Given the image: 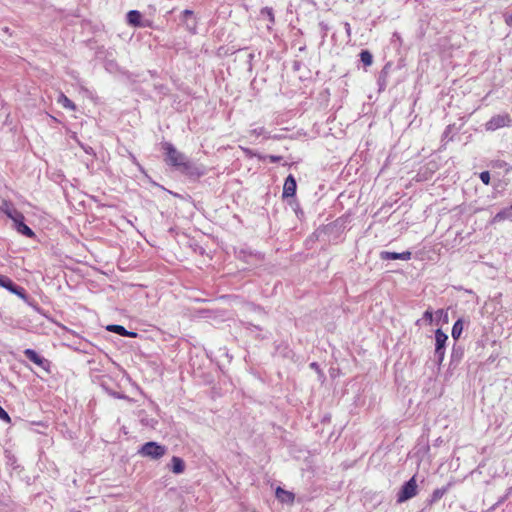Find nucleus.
Segmentation results:
<instances>
[{
  "label": "nucleus",
  "instance_id": "obj_1",
  "mask_svg": "<svg viewBox=\"0 0 512 512\" xmlns=\"http://www.w3.org/2000/svg\"><path fill=\"white\" fill-rule=\"evenodd\" d=\"M162 149L165 152V162L175 167L181 173L194 178H200L204 175V169L195 166L187 157L178 151L171 143H162Z\"/></svg>",
  "mask_w": 512,
  "mask_h": 512
},
{
  "label": "nucleus",
  "instance_id": "obj_2",
  "mask_svg": "<svg viewBox=\"0 0 512 512\" xmlns=\"http://www.w3.org/2000/svg\"><path fill=\"white\" fill-rule=\"evenodd\" d=\"M166 452L167 448L164 445L154 441L146 442L139 450L140 455L154 460L162 458Z\"/></svg>",
  "mask_w": 512,
  "mask_h": 512
},
{
  "label": "nucleus",
  "instance_id": "obj_3",
  "mask_svg": "<svg viewBox=\"0 0 512 512\" xmlns=\"http://www.w3.org/2000/svg\"><path fill=\"white\" fill-rule=\"evenodd\" d=\"M418 493V486L416 482V476H413L410 480L404 483L400 491L397 494V502L403 503L407 500L415 497Z\"/></svg>",
  "mask_w": 512,
  "mask_h": 512
},
{
  "label": "nucleus",
  "instance_id": "obj_4",
  "mask_svg": "<svg viewBox=\"0 0 512 512\" xmlns=\"http://www.w3.org/2000/svg\"><path fill=\"white\" fill-rule=\"evenodd\" d=\"M512 125V118L508 113L498 114L492 116L486 123V131H495L503 127H510Z\"/></svg>",
  "mask_w": 512,
  "mask_h": 512
},
{
  "label": "nucleus",
  "instance_id": "obj_5",
  "mask_svg": "<svg viewBox=\"0 0 512 512\" xmlns=\"http://www.w3.org/2000/svg\"><path fill=\"white\" fill-rule=\"evenodd\" d=\"M0 286L17 295L23 300H26L27 298L25 289L14 284V282L8 276L0 274Z\"/></svg>",
  "mask_w": 512,
  "mask_h": 512
},
{
  "label": "nucleus",
  "instance_id": "obj_6",
  "mask_svg": "<svg viewBox=\"0 0 512 512\" xmlns=\"http://www.w3.org/2000/svg\"><path fill=\"white\" fill-rule=\"evenodd\" d=\"M448 336L441 329L435 331V354L439 361H442L445 355V346Z\"/></svg>",
  "mask_w": 512,
  "mask_h": 512
},
{
  "label": "nucleus",
  "instance_id": "obj_7",
  "mask_svg": "<svg viewBox=\"0 0 512 512\" xmlns=\"http://www.w3.org/2000/svg\"><path fill=\"white\" fill-rule=\"evenodd\" d=\"M24 355L37 366L43 368L46 371L49 370L50 362L47 359L41 357L35 350L26 349L24 351Z\"/></svg>",
  "mask_w": 512,
  "mask_h": 512
},
{
  "label": "nucleus",
  "instance_id": "obj_8",
  "mask_svg": "<svg viewBox=\"0 0 512 512\" xmlns=\"http://www.w3.org/2000/svg\"><path fill=\"white\" fill-rule=\"evenodd\" d=\"M412 257V253L410 251H404L401 253L390 252V251H382L380 253V258L382 260H405L408 261Z\"/></svg>",
  "mask_w": 512,
  "mask_h": 512
},
{
  "label": "nucleus",
  "instance_id": "obj_9",
  "mask_svg": "<svg viewBox=\"0 0 512 512\" xmlns=\"http://www.w3.org/2000/svg\"><path fill=\"white\" fill-rule=\"evenodd\" d=\"M296 180L293 175H288L283 185V197H293L296 194Z\"/></svg>",
  "mask_w": 512,
  "mask_h": 512
},
{
  "label": "nucleus",
  "instance_id": "obj_10",
  "mask_svg": "<svg viewBox=\"0 0 512 512\" xmlns=\"http://www.w3.org/2000/svg\"><path fill=\"white\" fill-rule=\"evenodd\" d=\"M276 498L281 502V503H286V504H293L294 503V500H295V495L294 493L290 492V491H287L281 487H278L276 489Z\"/></svg>",
  "mask_w": 512,
  "mask_h": 512
},
{
  "label": "nucleus",
  "instance_id": "obj_11",
  "mask_svg": "<svg viewBox=\"0 0 512 512\" xmlns=\"http://www.w3.org/2000/svg\"><path fill=\"white\" fill-rule=\"evenodd\" d=\"M142 15L137 10H131L127 14V22L134 27L144 26L141 22Z\"/></svg>",
  "mask_w": 512,
  "mask_h": 512
},
{
  "label": "nucleus",
  "instance_id": "obj_12",
  "mask_svg": "<svg viewBox=\"0 0 512 512\" xmlns=\"http://www.w3.org/2000/svg\"><path fill=\"white\" fill-rule=\"evenodd\" d=\"M107 330L110 332H114L116 334H119L121 336L131 337L135 338L137 336L136 332L127 331L125 327L121 325H109L107 327Z\"/></svg>",
  "mask_w": 512,
  "mask_h": 512
},
{
  "label": "nucleus",
  "instance_id": "obj_13",
  "mask_svg": "<svg viewBox=\"0 0 512 512\" xmlns=\"http://www.w3.org/2000/svg\"><path fill=\"white\" fill-rule=\"evenodd\" d=\"M57 102L65 109H68L71 111H75L77 109L75 103L73 101H71L63 92L59 93Z\"/></svg>",
  "mask_w": 512,
  "mask_h": 512
},
{
  "label": "nucleus",
  "instance_id": "obj_14",
  "mask_svg": "<svg viewBox=\"0 0 512 512\" xmlns=\"http://www.w3.org/2000/svg\"><path fill=\"white\" fill-rule=\"evenodd\" d=\"M449 485L442 488L435 489L432 494L430 495V498L428 500L429 505H433L437 503L448 491Z\"/></svg>",
  "mask_w": 512,
  "mask_h": 512
},
{
  "label": "nucleus",
  "instance_id": "obj_15",
  "mask_svg": "<svg viewBox=\"0 0 512 512\" xmlns=\"http://www.w3.org/2000/svg\"><path fill=\"white\" fill-rule=\"evenodd\" d=\"M171 465L172 471L175 474H181L185 470V463L180 457L173 456L171 459Z\"/></svg>",
  "mask_w": 512,
  "mask_h": 512
},
{
  "label": "nucleus",
  "instance_id": "obj_16",
  "mask_svg": "<svg viewBox=\"0 0 512 512\" xmlns=\"http://www.w3.org/2000/svg\"><path fill=\"white\" fill-rule=\"evenodd\" d=\"M512 218V214H511V211H510V208L509 207H506L504 209H502L501 211H499L494 217H493V222L494 223H497V222H501V221H504L506 219H511Z\"/></svg>",
  "mask_w": 512,
  "mask_h": 512
},
{
  "label": "nucleus",
  "instance_id": "obj_17",
  "mask_svg": "<svg viewBox=\"0 0 512 512\" xmlns=\"http://www.w3.org/2000/svg\"><path fill=\"white\" fill-rule=\"evenodd\" d=\"M16 223H17V231L19 233H21L29 238H32L35 236V233L33 232V230L30 227H28L25 223H23L21 221L20 222L16 221Z\"/></svg>",
  "mask_w": 512,
  "mask_h": 512
},
{
  "label": "nucleus",
  "instance_id": "obj_18",
  "mask_svg": "<svg viewBox=\"0 0 512 512\" xmlns=\"http://www.w3.org/2000/svg\"><path fill=\"white\" fill-rule=\"evenodd\" d=\"M462 331H463V322L461 319H458L453 327H452V337L455 339V340H458L462 334Z\"/></svg>",
  "mask_w": 512,
  "mask_h": 512
},
{
  "label": "nucleus",
  "instance_id": "obj_19",
  "mask_svg": "<svg viewBox=\"0 0 512 512\" xmlns=\"http://www.w3.org/2000/svg\"><path fill=\"white\" fill-rule=\"evenodd\" d=\"M360 59L365 66H370L373 62V57L368 50L361 51Z\"/></svg>",
  "mask_w": 512,
  "mask_h": 512
},
{
  "label": "nucleus",
  "instance_id": "obj_20",
  "mask_svg": "<svg viewBox=\"0 0 512 512\" xmlns=\"http://www.w3.org/2000/svg\"><path fill=\"white\" fill-rule=\"evenodd\" d=\"M243 151L248 157H257L259 160H265L264 156L257 154L248 148H243Z\"/></svg>",
  "mask_w": 512,
  "mask_h": 512
},
{
  "label": "nucleus",
  "instance_id": "obj_21",
  "mask_svg": "<svg viewBox=\"0 0 512 512\" xmlns=\"http://www.w3.org/2000/svg\"><path fill=\"white\" fill-rule=\"evenodd\" d=\"M0 419L8 424L11 423V417L1 406H0Z\"/></svg>",
  "mask_w": 512,
  "mask_h": 512
},
{
  "label": "nucleus",
  "instance_id": "obj_22",
  "mask_svg": "<svg viewBox=\"0 0 512 512\" xmlns=\"http://www.w3.org/2000/svg\"><path fill=\"white\" fill-rule=\"evenodd\" d=\"M480 179L485 185H489L490 184V173L488 171L481 172Z\"/></svg>",
  "mask_w": 512,
  "mask_h": 512
},
{
  "label": "nucleus",
  "instance_id": "obj_23",
  "mask_svg": "<svg viewBox=\"0 0 512 512\" xmlns=\"http://www.w3.org/2000/svg\"><path fill=\"white\" fill-rule=\"evenodd\" d=\"M264 157H265V159H269V161L272 163L279 162L282 159L281 156H275V155H269V156H264Z\"/></svg>",
  "mask_w": 512,
  "mask_h": 512
},
{
  "label": "nucleus",
  "instance_id": "obj_24",
  "mask_svg": "<svg viewBox=\"0 0 512 512\" xmlns=\"http://www.w3.org/2000/svg\"><path fill=\"white\" fill-rule=\"evenodd\" d=\"M424 318H425L429 323H431V322L433 321V313H432V311L427 310V311L424 313Z\"/></svg>",
  "mask_w": 512,
  "mask_h": 512
},
{
  "label": "nucleus",
  "instance_id": "obj_25",
  "mask_svg": "<svg viewBox=\"0 0 512 512\" xmlns=\"http://www.w3.org/2000/svg\"><path fill=\"white\" fill-rule=\"evenodd\" d=\"M505 23H506L508 26H511V25H512V13H511L509 16H507V17L505 18Z\"/></svg>",
  "mask_w": 512,
  "mask_h": 512
},
{
  "label": "nucleus",
  "instance_id": "obj_26",
  "mask_svg": "<svg viewBox=\"0 0 512 512\" xmlns=\"http://www.w3.org/2000/svg\"><path fill=\"white\" fill-rule=\"evenodd\" d=\"M192 14H193V12L191 10L186 9L183 11L184 16H191Z\"/></svg>",
  "mask_w": 512,
  "mask_h": 512
}]
</instances>
